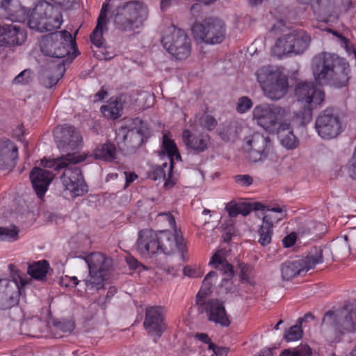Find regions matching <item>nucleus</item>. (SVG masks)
I'll use <instances>...</instances> for the list:
<instances>
[{
	"mask_svg": "<svg viewBox=\"0 0 356 356\" xmlns=\"http://www.w3.org/2000/svg\"><path fill=\"white\" fill-rule=\"evenodd\" d=\"M195 337L198 340H200V341H202V342H204L205 343H207L209 345V346H210V343H212L211 341V339H210V338H209V337L208 336L207 334H205V333H198V334H197L195 335Z\"/></svg>",
	"mask_w": 356,
	"mask_h": 356,
	"instance_id": "64",
	"label": "nucleus"
},
{
	"mask_svg": "<svg viewBox=\"0 0 356 356\" xmlns=\"http://www.w3.org/2000/svg\"><path fill=\"white\" fill-rule=\"evenodd\" d=\"M56 332L63 334L70 333L74 329V323L71 321H65L55 324Z\"/></svg>",
	"mask_w": 356,
	"mask_h": 356,
	"instance_id": "46",
	"label": "nucleus"
},
{
	"mask_svg": "<svg viewBox=\"0 0 356 356\" xmlns=\"http://www.w3.org/2000/svg\"><path fill=\"white\" fill-rule=\"evenodd\" d=\"M161 42L167 51L177 60L186 59L191 54L190 38L184 30L174 25L165 29Z\"/></svg>",
	"mask_w": 356,
	"mask_h": 356,
	"instance_id": "10",
	"label": "nucleus"
},
{
	"mask_svg": "<svg viewBox=\"0 0 356 356\" xmlns=\"http://www.w3.org/2000/svg\"><path fill=\"white\" fill-rule=\"evenodd\" d=\"M55 138L58 147L63 151L71 150L73 152L67 153L56 159L41 160V165L44 168L59 170L65 168L60 179L64 188L70 191L73 196H81L87 192V186L80 168L78 167L67 168L69 164L78 163L83 161L85 157L78 154L82 143L80 132L73 126L65 124L55 131Z\"/></svg>",
	"mask_w": 356,
	"mask_h": 356,
	"instance_id": "1",
	"label": "nucleus"
},
{
	"mask_svg": "<svg viewBox=\"0 0 356 356\" xmlns=\"http://www.w3.org/2000/svg\"><path fill=\"white\" fill-rule=\"evenodd\" d=\"M295 95L300 104L315 108L325 98L324 92L313 81H302L295 88Z\"/></svg>",
	"mask_w": 356,
	"mask_h": 356,
	"instance_id": "18",
	"label": "nucleus"
},
{
	"mask_svg": "<svg viewBox=\"0 0 356 356\" xmlns=\"http://www.w3.org/2000/svg\"><path fill=\"white\" fill-rule=\"evenodd\" d=\"M115 28L122 32H131L143 26L147 19V7L141 1L124 2L112 11Z\"/></svg>",
	"mask_w": 356,
	"mask_h": 356,
	"instance_id": "4",
	"label": "nucleus"
},
{
	"mask_svg": "<svg viewBox=\"0 0 356 356\" xmlns=\"http://www.w3.org/2000/svg\"><path fill=\"white\" fill-rule=\"evenodd\" d=\"M76 257L84 259L89 270L88 276L83 280L86 286L84 289L99 291L103 289L108 272L112 266V259L98 252Z\"/></svg>",
	"mask_w": 356,
	"mask_h": 356,
	"instance_id": "6",
	"label": "nucleus"
},
{
	"mask_svg": "<svg viewBox=\"0 0 356 356\" xmlns=\"http://www.w3.org/2000/svg\"><path fill=\"white\" fill-rule=\"evenodd\" d=\"M311 6L314 14L320 17L330 15L332 10L331 0H312Z\"/></svg>",
	"mask_w": 356,
	"mask_h": 356,
	"instance_id": "37",
	"label": "nucleus"
},
{
	"mask_svg": "<svg viewBox=\"0 0 356 356\" xmlns=\"http://www.w3.org/2000/svg\"><path fill=\"white\" fill-rule=\"evenodd\" d=\"M312 70L315 81L321 85L334 88L346 86L350 79V65L343 58L335 54L323 51L312 60Z\"/></svg>",
	"mask_w": 356,
	"mask_h": 356,
	"instance_id": "2",
	"label": "nucleus"
},
{
	"mask_svg": "<svg viewBox=\"0 0 356 356\" xmlns=\"http://www.w3.org/2000/svg\"><path fill=\"white\" fill-rule=\"evenodd\" d=\"M302 330L301 325L296 323L295 325L291 326L284 334V339L287 341H294L299 340L302 337Z\"/></svg>",
	"mask_w": 356,
	"mask_h": 356,
	"instance_id": "42",
	"label": "nucleus"
},
{
	"mask_svg": "<svg viewBox=\"0 0 356 356\" xmlns=\"http://www.w3.org/2000/svg\"><path fill=\"white\" fill-rule=\"evenodd\" d=\"M200 124L202 127L211 131L216 127L217 122L213 116L204 115L200 119Z\"/></svg>",
	"mask_w": 356,
	"mask_h": 356,
	"instance_id": "47",
	"label": "nucleus"
},
{
	"mask_svg": "<svg viewBox=\"0 0 356 356\" xmlns=\"http://www.w3.org/2000/svg\"><path fill=\"white\" fill-rule=\"evenodd\" d=\"M106 24L97 22V26L92 34L90 40L96 47H101L103 44V28Z\"/></svg>",
	"mask_w": 356,
	"mask_h": 356,
	"instance_id": "43",
	"label": "nucleus"
},
{
	"mask_svg": "<svg viewBox=\"0 0 356 356\" xmlns=\"http://www.w3.org/2000/svg\"><path fill=\"white\" fill-rule=\"evenodd\" d=\"M244 143V148L248 152L247 157L250 161L254 163L266 159L273 148L270 137L258 132L246 137Z\"/></svg>",
	"mask_w": 356,
	"mask_h": 356,
	"instance_id": "16",
	"label": "nucleus"
},
{
	"mask_svg": "<svg viewBox=\"0 0 356 356\" xmlns=\"http://www.w3.org/2000/svg\"><path fill=\"white\" fill-rule=\"evenodd\" d=\"M58 5H59L63 9L69 10L72 8L75 0H51Z\"/></svg>",
	"mask_w": 356,
	"mask_h": 356,
	"instance_id": "60",
	"label": "nucleus"
},
{
	"mask_svg": "<svg viewBox=\"0 0 356 356\" xmlns=\"http://www.w3.org/2000/svg\"><path fill=\"white\" fill-rule=\"evenodd\" d=\"M212 281L204 277L202 282V286L198 293L202 292V295L207 298V296L211 292Z\"/></svg>",
	"mask_w": 356,
	"mask_h": 356,
	"instance_id": "53",
	"label": "nucleus"
},
{
	"mask_svg": "<svg viewBox=\"0 0 356 356\" xmlns=\"http://www.w3.org/2000/svg\"><path fill=\"white\" fill-rule=\"evenodd\" d=\"M209 350H213L216 356H227L228 353L227 348L218 347L213 343H210Z\"/></svg>",
	"mask_w": 356,
	"mask_h": 356,
	"instance_id": "56",
	"label": "nucleus"
},
{
	"mask_svg": "<svg viewBox=\"0 0 356 356\" xmlns=\"http://www.w3.org/2000/svg\"><path fill=\"white\" fill-rule=\"evenodd\" d=\"M131 128H121L117 133L116 141L122 151L131 154L140 147L150 136L148 124L139 118L132 120Z\"/></svg>",
	"mask_w": 356,
	"mask_h": 356,
	"instance_id": "8",
	"label": "nucleus"
},
{
	"mask_svg": "<svg viewBox=\"0 0 356 356\" xmlns=\"http://www.w3.org/2000/svg\"><path fill=\"white\" fill-rule=\"evenodd\" d=\"M163 307L159 306L149 307L146 309L143 326L147 332L155 336L156 342L165 330Z\"/></svg>",
	"mask_w": 356,
	"mask_h": 356,
	"instance_id": "20",
	"label": "nucleus"
},
{
	"mask_svg": "<svg viewBox=\"0 0 356 356\" xmlns=\"http://www.w3.org/2000/svg\"><path fill=\"white\" fill-rule=\"evenodd\" d=\"M348 170L351 178L356 179V158L353 156L348 164Z\"/></svg>",
	"mask_w": 356,
	"mask_h": 356,
	"instance_id": "59",
	"label": "nucleus"
},
{
	"mask_svg": "<svg viewBox=\"0 0 356 356\" xmlns=\"http://www.w3.org/2000/svg\"><path fill=\"white\" fill-rule=\"evenodd\" d=\"M287 111L279 106L262 104L256 106L252 111L253 120L268 132H273L286 116Z\"/></svg>",
	"mask_w": 356,
	"mask_h": 356,
	"instance_id": "13",
	"label": "nucleus"
},
{
	"mask_svg": "<svg viewBox=\"0 0 356 356\" xmlns=\"http://www.w3.org/2000/svg\"><path fill=\"white\" fill-rule=\"evenodd\" d=\"M115 146L111 143H106L97 147L94 152V156L96 159L111 161L115 159Z\"/></svg>",
	"mask_w": 356,
	"mask_h": 356,
	"instance_id": "35",
	"label": "nucleus"
},
{
	"mask_svg": "<svg viewBox=\"0 0 356 356\" xmlns=\"http://www.w3.org/2000/svg\"><path fill=\"white\" fill-rule=\"evenodd\" d=\"M314 108L308 107L305 105L301 106V109L294 113L291 119L293 127H305L309 123L312 118V110Z\"/></svg>",
	"mask_w": 356,
	"mask_h": 356,
	"instance_id": "33",
	"label": "nucleus"
},
{
	"mask_svg": "<svg viewBox=\"0 0 356 356\" xmlns=\"http://www.w3.org/2000/svg\"><path fill=\"white\" fill-rule=\"evenodd\" d=\"M109 9V6L108 3H104L100 10L97 22H101L102 24H106V14Z\"/></svg>",
	"mask_w": 356,
	"mask_h": 356,
	"instance_id": "57",
	"label": "nucleus"
},
{
	"mask_svg": "<svg viewBox=\"0 0 356 356\" xmlns=\"http://www.w3.org/2000/svg\"><path fill=\"white\" fill-rule=\"evenodd\" d=\"M162 147L170 157V162L173 161V157L175 156L177 160H181V155L178 152V149L175 143L170 139L166 135L163 136Z\"/></svg>",
	"mask_w": 356,
	"mask_h": 356,
	"instance_id": "38",
	"label": "nucleus"
},
{
	"mask_svg": "<svg viewBox=\"0 0 356 356\" xmlns=\"http://www.w3.org/2000/svg\"><path fill=\"white\" fill-rule=\"evenodd\" d=\"M29 11L17 0H0V17L12 22H24Z\"/></svg>",
	"mask_w": 356,
	"mask_h": 356,
	"instance_id": "23",
	"label": "nucleus"
},
{
	"mask_svg": "<svg viewBox=\"0 0 356 356\" xmlns=\"http://www.w3.org/2000/svg\"><path fill=\"white\" fill-rule=\"evenodd\" d=\"M29 177L36 195L39 198H42L54 179V174L47 169L35 167L31 171Z\"/></svg>",
	"mask_w": 356,
	"mask_h": 356,
	"instance_id": "25",
	"label": "nucleus"
},
{
	"mask_svg": "<svg viewBox=\"0 0 356 356\" xmlns=\"http://www.w3.org/2000/svg\"><path fill=\"white\" fill-rule=\"evenodd\" d=\"M157 217L163 218V220H166L168 222L169 225L171 227L174 228L175 232H177L175 226V219L172 214H170V213H160L158 214Z\"/></svg>",
	"mask_w": 356,
	"mask_h": 356,
	"instance_id": "54",
	"label": "nucleus"
},
{
	"mask_svg": "<svg viewBox=\"0 0 356 356\" xmlns=\"http://www.w3.org/2000/svg\"><path fill=\"white\" fill-rule=\"evenodd\" d=\"M283 218V215L282 216H275L272 214H265L262 218V224L265 225H269L270 228L273 229V223L277 222Z\"/></svg>",
	"mask_w": 356,
	"mask_h": 356,
	"instance_id": "52",
	"label": "nucleus"
},
{
	"mask_svg": "<svg viewBox=\"0 0 356 356\" xmlns=\"http://www.w3.org/2000/svg\"><path fill=\"white\" fill-rule=\"evenodd\" d=\"M302 272V267L299 260L286 261L281 265V274L284 280H291Z\"/></svg>",
	"mask_w": 356,
	"mask_h": 356,
	"instance_id": "32",
	"label": "nucleus"
},
{
	"mask_svg": "<svg viewBox=\"0 0 356 356\" xmlns=\"http://www.w3.org/2000/svg\"><path fill=\"white\" fill-rule=\"evenodd\" d=\"M301 262L302 271H308L314 268L316 264L323 262V250L319 248L314 247L304 259H299Z\"/></svg>",
	"mask_w": 356,
	"mask_h": 356,
	"instance_id": "30",
	"label": "nucleus"
},
{
	"mask_svg": "<svg viewBox=\"0 0 356 356\" xmlns=\"http://www.w3.org/2000/svg\"><path fill=\"white\" fill-rule=\"evenodd\" d=\"M18 234L19 229L15 225L8 227H0V241H15L17 240Z\"/></svg>",
	"mask_w": 356,
	"mask_h": 356,
	"instance_id": "41",
	"label": "nucleus"
},
{
	"mask_svg": "<svg viewBox=\"0 0 356 356\" xmlns=\"http://www.w3.org/2000/svg\"><path fill=\"white\" fill-rule=\"evenodd\" d=\"M122 108L121 101L111 98L106 105L101 107V111L106 118L115 120L121 116Z\"/></svg>",
	"mask_w": 356,
	"mask_h": 356,
	"instance_id": "34",
	"label": "nucleus"
},
{
	"mask_svg": "<svg viewBox=\"0 0 356 356\" xmlns=\"http://www.w3.org/2000/svg\"><path fill=\"white\" fill-rule=\"evenodd\" d=\"M158 240V232L149 229L140 230L136 242L138 252L145 257L159 254Z\"/></svg>",
	"mask_w": 356,
	"mask_h": 356,
	"instance_id": "22",
	"label": "nucleus"
},
{
	"mask_svg": "<svg viewBox=\"0 0 356 356\" xmlns=\"http://www.w3.org/2000/svg\"><path fill=\"white\" fill-rule=\"evenodd\" d=\"M277 134L281 145L287 149H294L299 145V140L293 134L289 123L280 124Z\"/></svg>",
	"mask_w": 356,
	"mask_h": 356,
	"instance_id": "29",
	"label": "nucleus"
},
{
	"mask_svg": "<svg viewBox=\"0 0 356 356\" xmlns=\"http://www.w3.org/2000/svg\"><path fill=\"white\" fill-rule=\"evenodd\" d=\"M311 42L310 36L304 31H294L286 35L284 39L279 38L276 46L282 47L284 53H303Z\"/></svg>",
	"mask_w": 356,
	"mask_h": 356,
	"instance_id": "19",
	"label": "nucleus"
},
{
	"mask_svg": "<svg viewBox=\"0 0 356 356\" xmlns=\"http://www.w3.org/2000/svg\"><path fill=\"white\" fill-rule=\"evenodd\" d=\"M240 278L242 282H249V275L251 273L252 268L243 263L239 264Z\"/></svg>",
	"mask_w": 356,
	"mask_h": 356,
	"instance_id": "51",
	"label": "nucleus"
},
{
	"mask_svg": "<svg viewBox=\"0 0 356 356\" xmlns=\"http://www.w3.org/2000/svg\"><path fill=\"white\" fill-rule=\"evenodd\" d=\"M125 179H126V185L128 186L131 183H132L134 180L138 178V176L134 172H124Z\"/></svg>",
	"mask_w": 356,
	"mask_h": 356,
	"instance_id": "62",
	"label": "nucleus"
},
{
	"mask_svg": "<svg viewBox=\"0 0 356 356\" xmlns=\"http://www.w3.org/2000/svg\"><path fill=\"white\" fill-rule=\"evenodd\" d=\"M182 138L187 150L195 154L204 152L210 145V136L206 133L193 134L186 129L182 133Z\"/></svg>",
	"mask_w": 356,
	"mask_h": 356,
	"instance_id": "24",
	"label": "nucleus"
},
{
	"mask_svg": "<svg viewBox=\"0 0 356 356\" xmlns=\"http://www.w3.org/2000/svg\"><path fill=\"white\" fill-rule=\"evenodd\" d=\"M196 304L201 313H205L209 321L219 324L222 327H227L231 321L226 312L223 302L218 299H208L201 293L196 296Z\"/></svg>",
	"mask_w": 356,
	"mask_h": 356,
	"instance_id": "14",
	"label": "nucleus"
},
{
	"mask_svg": "<svg viewBox=\"0 0 356 356\" xmlns=\"http://www.w3.org/2000/svg\"><path fill=\"white\" fill-rule=\"evenodd\" d=\"M273 229L269 225L261 224L258 230L259 239L258 242L262 246H266L270 244L272 241Z\"/></svg>",
	"mask_w": 356,
	"mask_h": 356,
	"instance_id": "40",
	"label": "nucleus"
},
{
	"mask_svg": "<svg viewBox=\"0 0 356 356\" xmlns=\"http://www.w3.org/2000/svg\"><path fill=\"white\" fill-rule=\"evenodd\" d=\"M315 129L323 139L337 138L343 131L341 120L333 108L321 112L316 119Z\"/></svg>",
	"mask_w": 356,
	"mask_h": 356,
	"instance_id": "15",
	"label": "nucleus"
},
{
	"mask_svg": "<svg viewBox=\"0 0 356 356\" xmlns=\"http://www.w3.org/2000/svg\"><path fill=\"white\" fill-rule=\"evenodd\" d=\"M192 31L195 40L211 44L222 42L225 36V24L216 17H209L202 22H195L192 26Z\"/></svg>",
	"mask_w": 356,
	"mask_h": 356,
	"instance_id": "12",
	"label": "nucleus"
},
{
	"mask_svg": "<svg viewBox=\"0 0 356 356\" xmlns=\"http://www.w3.org/2000/svg\"><path fill=\"white\" fill-rule=\"evenodd\" d=\"M59 283L62 286L74 288L79 284V280L75 276L69 277L65 275L61 277Z\"/></svg>",
	"mask_w": 356,
	"mask_h": 356,
	"instance_id": "48",
	"label": "nucleus"
},
{
	"mask_svg": "<svg viewBox=\"0 0 356 356\" xmlns=\"http://www.w3.org/2000/svg\"><path fill=\"white\" fill-rule=\"evenodd\" d=\"M282 241L284 247H291L294 245L296 242V236L291 234L287 235L286 237L284 238Z\"/></svg>",
	"mask_w": 356,
	"mask_h": 356,
	"instance_id": "61",
	"label": "nucleus"
},
{
	"mask_svg": "<svg viewBox=\"0 0 356 356\" xmlns=\"http://www.w3.org/2000/svg\"><path fill=\"white\" fill-rule=\"evenodd\" d=\"M209 264H211L214 268L225 276L221 282L220 286L225 289L227 293L238 292V286L232 281L234 275L233 266L226 260L223 250H218L211 257Z\"/></svg>",
	"mask_w": 356,
	"mask_h": 356,
	"instance_id": "17",
	"label": "nucleus"
},
{
	"mask_svg": "<svg viewBox=\"0 0 356 356\" xmlns=\"http://www.w3.org/2000/svg\"><path fill=\"white\" fill-rule=\"evenodd\" d=\"M18 158V148L8 139H0V168H5L9 161H14Z\"/></svg>",
	"mask_w": 356,
	"mask_h": 356,
	"instance_id": "28",
	"label": "nucleus"
},
{
	"mask_svg": "<svg viewBox=\"0 0 356 356\" xmlns=\"http://www.w3.org/2000/svg\"><path fill=\"white\" fill-rule=\"evenodd\" d=\"M173 161L170 162L168 165L164 163L161 166H157L149 173V177L154 181H165L164 187L167 189L172 188L176 182L177 178L173 174Z\"/></svg>",
	"mask_w": 356,
	"mask_h": 356,
	"instance_id": "27",
	"label": "nucleus"
},
{
	"mask_svg": "<svg viewBox=\"0 0 356 356\" xmlns=\"http://www.w3.org/2000/svg\"><path fill=\"white\" fill-rule=\"evenodd\" d=\"M253 106V102L250 98L246 96L240 97L236 104V111L239 113H245L248 111Z\"/></svg>",
	"mask_w": 356,
	"mask_h": 356,
	"instance_id": "44",
	"label": "nucleus"
},
{
	"mask_svg": "<svg viewBox=\"0 0 356 356\" xmlns=\"http://www.w3.org/2000/svg\"><path fill=\"white\" fill-rule=\"evenodd\" d=\"M239 209H240L239 204H232L229 203V204H227V206H226V209L229 213V216L232 218H234V217L237 216V215L239 214V213H240Z\"/></svg>",
	"mask_w": 356,
	"mask_h": 356,
	"instance_id": "58",
	"label": "nucleus"
},
{
	"mask_svg": "<svg viewBox=\"0 0 356 356\" xmlns=\"http://www.w3.org/2000/svg\"><path fill=\"white\" fill-rule=\"evenodd\" d=\"M31 74L32 72L31 70H24L15 76L13 83L15 84H29L32 81Z\"/></svg>",
	"mask_w": 356,
	"mask_h": 356,
	"instance_id": "45",
	"label": "nucleus"
},
{
	"mask_svg": "<svg viewBox=\"0 0 356 356\" xmlns=\"http://www.w3.org/2000/svg\"><path fill=\"white\" fill-rule=\"evenodd\" d=\"M26 40L24 27L16 24L0 25V46L13 47L22 45Z\"/></svg>",
	"mask_w": 356,
	"mask_h": 356,
	"instance_id": "21",
	"label": "nucleus"
},
{
	"mask_svg": "<svg viewBox=\"0 0 356 356\" xmlns=\"http://www.w3.org/2000/svg\"><path fill=\"white\" fill-rule=\"evenodd\" d=\"M44 326L45 323L38 316H33L30 319H26L22 323V330L26 332V334L32 337H39Z\"/></svg>",
	"mask_w": 356,
	"mask_h": 356,
	"instance_id": "31",
	"label": "nucleus"
},
{
	"mask_svg": "<svg viewBox=\"0 0 356 356\" xmlns=\"http://www.w3.org/2000/svg\"><path fill=\"white\" fill-rule=\"evenodd\" d=\"M356 330V303L346 302L335 311L329 310L323 316L321 331L330 343L338 342L345 332Z\"/></svg>",
	"mask_w": 356,
	"mask_h": 356,
	"instance_id": "3",
	"label": "nucleus"
},
{
	"mask_svg": "<svg viewBox=\"0 0 356 356\" xmlns=\"http://www.w3.org/2000/svg\"><path fill=\"white\" fill-rule=\"evenodd\" d=\"M234 179L241 186H249L253 182L252 177L249 175H237L234 176Z\"/></svg>",
	"mask_w": 356,
	"mask_h": 356,
	"instance_id": "50",
	"label": "nucleus"
},
{
	"mask_svg": "<svg viewBox=\"0 0 356 356\" xmlns=\"http://www.w3.org/2000/svg\"><path fill=\"white\" fill-rule=\"evenodd\" d=\"M158 243L159 254H172L177 248L183 251L184 245L182 243V238L179 237L177 231L175 234L168 230L158 232Z\"/></svg>",
	"mask_w": 356,
	"mask_h": 356,
	"instance_id": "26",
	"label": "nucleus"
},
{
	"mask_svg": "<svg viewBox=\"0 0 356 356\" xmlns=\"http://www.w3.org/2000/svg\"><path fill=\"white\" fill-rule=\"evenodd\" d=\"M13 268V264L9 265L11 273ZM27 284L28 281L18 272L12 273V279H0V309H8L17 305Z\"/></svg>",
	"mask_w": 356,
	"mask_h": 356,
	"instance_id": "11",
	"label": "nucleus"
},
{
	"mask_svg": "<svg viewBox=\"0 0 356 356\" xmlns=\"http://www.w3.org/2000/svg\"><path fill=\"white\" fill-rule=\"evenodd\" d=\"M61 76L62 73H59L56 76H54V74H48L46 76L42 77V83L46 88H50L58 83Z\"/></svg>",
	"mask_w": 356,
	"mask_h": 356,
	"instance_id": "49",
	"label": "nucleus"
},
{
	"mask_svg": "<svg viewBox=\"0 0 356 356\" xmlns=\"http://www.w3.org/2000/svg\"><path fill=\"white\" fill-rule=\"evenodd\" d=\"M311 348L307 344H301L293 348L284 349L280 356H312Z\"/></svg>",
	"mask_w": 356,
	"mask_h": 356,
	"instance_id": "39",
	"label": "nucleus"
},
{
	"mask_svg": "<svg viewBox=\"0 0 356 356\" xmlns=\"http://www.w3.org/2000/svg\"><path fill=\"white\" fill-rule=\"evenodd\" d=\"M62 23L60 11L44 0L38 1L28 17L29 28L39 32L53 31L59 29Z\"/></svg>",
	"mask_w": 356,
	"mask_h": 356,
	"instance_id": "5",
	"label": "nucleus"
},
{
	"mask_svg": "<svg viewBox=\"0 0 356 356\" xmlns=\"http://www.w3.org/2000/svg\"><path fill=\"white\" fill-rule=\"evenodd\" d=\"M48 268V261L46 260H42L29 265L27 273L33 278L38 280H42L46 277Z\"/></svg>",
	"mask_w": 356,
	"mask_h": 356,
	"instance_id": "36",
	"label": "nucleus"
},
{
	"mask_svg": "<svg viewBox=\"0 0 356 356\" xmlns=\"http://www.w3.org/2000/svg\"><path fill=\"white\" fill-rule=\"evenodd\" d=\"M239 206H240L239 214H242L243 216H248V214H250V213L252 211L250 203L248 204H239Z\"/></svg>",
	"mask_w": 356,
	"mask_h": 356,
	"instance_id": "63",
	"label": "nucleus"
},
{
	"mask_svg": "<svg viewBox=\"0 0 356 356\" xmlns=\"http://www.w3.org/2000/svg\"><path fill=\"white\" fill-rule=\"evenodd\" d=\"M76 43L72 34L67 31H56L42 37L40 41L41 51L45 56L61 58L75 49Z\"/></svg>",
	"mask_w": 356,
	"mask_h": 356,
	"instance_id": "9",
	"label": "nucleus"
},
{
	"mask_svg": "<svg viewBox=\"0 0 356 356\" xmlns=\"http://www.w3.org/2000/svg\"><path fill=\"white\" fill-rule=\"evenodd\" d=\"M257 81L266 96L277 100L283 97L288 91V78L272 66H264L257 72Z\"/></svg>",
	"mask_w": 356,
	"mask_h": 356,
	"instance_id": "7",
	"label": "nucleus"
},
{
	"mask_svg": "<svg viewBox=\"0 0 356 356\" xmlns=\"http://www.w3.org/2000/svg\"><path fill=\"white\" fill-rule=\"evenodd\" d=\"M126 261L131 269L136 270L138 269L139 268H141L143 269L145 268V266L133 256L129 255L127 257Z\"/></svg>",
	"mask_w": 356,
	"mask_h": 356,
	"instance_id": "55",
	"label": "nucleus"
}]
</instances>
